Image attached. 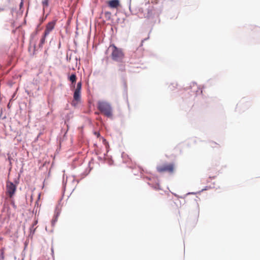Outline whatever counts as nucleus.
<instances>
[{
    "label": "nucleus",
    "mask_w": 260,
    "mask_h": 260,
    "mask_svg": "<svg viewBox=\"0 0 260 260\" xmlns=\"http://www.w3.org/2000/svg\"><path fill=\"white\" fill-rule=\"evenodd\" d=\"M131 3V0H129L128 7L132 15H137L140 13L145 18L153 19L155 17H158L162 12V8L160 6L151 5L149 1L145 3L144 7H138L134 10H132Z\"/></svg>",
    "instance_id": "nucleus-1"
},
{
    "label": "nucleus",
    "mask_w": 260,
    "mask_h": 260,
    "mask_svg": "<svg viewBox=\"0 0 260 260\" xmlns=\"http://www.w3.org/2000/svg\"><path fill=\"white\" fill-rule=\"evenodd\" d=\"M97 109L106 117H113V109L110 103L106 101H99L97 103Z\"/></svg>",
    "instance_id": "nucleus-2"
},
{
    "label": "nucleus",
    "mask_w": 260,
    "mask_h": 260,
    "mask_svg": "<svg viewBox=\"0 0 260 260\" xmlns=\"http://www.w3.org/2000/svg\"><path fill=\"white\" fill-rule=\"evenodd\" d=\"M110 48H112L111 58L116 62L119 63H124L125 54L122 49L117 47L114 44H112L110 46Z\"/></svg>",
    "instance_id": "nucleus-3"
},
{
    "label": "nucleus",
    "mask_w": 260,
    "mask_h": 260,
    "mask_svg": "<svg viewBox=\"0 0 260 260\" xmlns=\"http://www.w3.org/2000/svg\"><path fill=\"white\" fill-rule=\"evenodd\" d=\"M156 170L159 173L167 172L172 173L174 170V164L173 163L166 164L162 166H157Z\"/></svg>",
    "instance_id": "nucleus-4"
},
{
    "label": "nucleus",
    "mask_w": 260,
    "mask_h": 260,
    "mask_svg": "<svg viewBox=\"0 0 260 260\" xmlns=\"http://www.w3.org/2000/svg\"><path fill=\"white\" fill-rule=\"evenodd\" d=\"M41 25V24H38L37 25L36 27L35 28V30L34 31H33L30 36V39H29V43L30 44H31L34 48V50H35V48L36 47V43H37V40L36 39L37 35L38 34L39 32L42 28H40V26Z\"/></svg>",
    "instance_id": "nucleus-5"
},
{
    "label": "nucleus",
    "mask_w": 260,
    "mask_h": 260,
    "mask_svg": "<svg viewBox=\"0 0 260 260\" xmlns=\"http://www.w3.org/2000/svg\"><path fill=\"white\" fill-rule=\"evenodd\" d=\"M7 192L9 193V194L12 197L13 196L17 189V186L16 184L9 180L7 181Z\"/></svg>",
    "instance_id": "nucleus-6"
},
{
    "label": "nucleus",
    "mask_w": 260,
    "mask_h": 260,
    "mask_svg": "<svg viewBox=\"0 0 260 260\" xmlns=\"http://www.w3.org/2000/svg\"><path fill=\"white\" fill-rule=\"evenodd\" d=\"M73 113L70 112L69 113H68L65 115V117L64 118V124L66 125L67 127V130L65 132L64 134V137L66 136V134L67 133L69 129V122L70 120L71 119L73 118Z\"/></svg>",
    "instance_id": "nucleus-7"
},
{
    "label": "nucleus",
    "mask_w": 260,
    "mask_h": 260,
    "mask_svg": "<svg viewBox=\"0 0 260 260\" xmlns=\"http://www.w3.org/2000/svg\"><path fill=\"white\" fill-rule=\"evenodd\" d=\"M60 213V210L58 209L57 207H56L55 210L54 211V214L53 217L51 220V225L52 226H54L57 221L58 217L59 216Z\"/></svg>",
    "instance_id": "nucleus-8"
},
{
    "label": "nucleus",
    "mask_w": 260,
    "mask_h": 260,
    "mask_svg": "<svg viewBox=\"0 0 260 260\" xmlns=\"http://www.w3.org/2000/svg\"><path fill=\"white\" fill-rule=\"evenodd\" d=\"M108 6L112 9L117 8L120 6L119 0H109L108 2Z\"/></svg>",
    "instance_id": "nucleus-9"
},
{
    "label": "nucleus",
    "mask_w": 260,
    "mask_h": 260,
    "mask_svg": "<svg viewBox=\"0 0 260 260\" xmlns=\"http://www.w3.org/2000/svg\"><path fill=\"white\" fill-rule=\"evenodd\" d=\"M56 21H57L56 19H54V20H52L51 21L48 22L46 25L45 29H46L50 31L53 30L55 27Z\"/></svg>",
    "instance_id": "nucleus-10"
},
{
    "label": "nucleus",
    "mask_w": 260,
    "mask_h": 260,
    "mask_svg": "<svg viewBox=\"0 0 260 260\" xmlns=\"http://www.w3.org/2000/svg\"><path fill=\"white\" fill-rule=\"evenodd\" d=\"M77 79V77L76 73H72L71 75H68V80L70 81L73 84H74V86H75Z\"/></svg>",
    "instance_id": "nucleus-11"
},
{
    "label": "nucleus",
    "mask_w": 260,
    "mask_h": 260,
    "mask_svg": "<svg viewBox=\"0 0 260 260\" xmlns=\"http://www.w3.org/2000/svg\"><path fill=\"white\" fill-rule=\"evenodd\" d=\"M73 100L77 102L81 101V92L74 91L73 93Z\"/></svg>",
    "instance_id": "nucleus-12"
},
{
    "label": "nucleus",
    "mask_w": 260,
    "mask_h": 260,
    "mask_svg": "<svg viewBox=\"0 0 260 260\" xmlns=\"http://www.w3.org/2000/svg\"><path fill=\"white\" fill-rule=\"evenodd\" d=\"M148 184L156 190L161 189L160 185L158 182L155 183V184L148 182Z\"/></svg>",
    "instance_id": "nucleus-13"
},
{
    "label": "nucleus",
    "mask_w": 260,
    "mask_h": 260,
    "mask_svg": "<svg viewBox=\"0 0 260 260\" xmlns=\"http://www.w3.org/2000/svg\"><path fill=\"white\" fill-rule=\"evenodd\" d=\"M104 15H105L106 20L103 19L102 20L103 23H105L106 20H109L110 19L111 13L109 11H105L104 12Z\"/></svg>",
    "instance_id": "nucleus-14"
},
{
    "label": "nucleus",
    "mask_w": 260,
    "mask_h": 260,
    "mask_svg": "<svg viewBox=\"0 0 260 260\" xmlns=\"http://www.w3.org/2000/svg\"><path fill=\"white\" fill-rule=\"evenodd\" d=\"M29 234L28 236L29 237L32 238L33 236V235L35 234V231H36L35 228H34V224L31 225V226L29 228Z\"/></svg>",
    "instance_id": "nucleus-15"
},
{
    "label": "nucleus",
    "mask_w": 260,
    "mask_h": 260,
    "mask_svg": "<svg viewBox=\"0 0 260 260\" xmlns=\"http://www.w3.org/2000/svg\"><path fill=\"white\" fill-rule=\"evenodd\" d=\"M91 170V168H90L89 170L86 169L84 172L81 174V178L80 179H82L85 177H86L88 174L90 173V171Z\"/></svg>",
    "instance_id": "nucleus-16"
},
{
    "label": "nucleus",
    "mask_w": 260,
    "mask_h": 260,
    "mask_svg": "<svg viewBox=\"0 0 260 260\" xmlns=\"http://www.w3.org/2000/svg\"><path fill=\"white\" fill-rule=\"evenodd\" d=\"M82 85V81L80 80L77 83V86H76V88L75 91L81 92Z\"/></svg>",
    "instance_id": "nucleus-17"
},
{
    "label": "nucleus",
    "mask_w": 260,
    "mask_h": 260,
    "mask_svg": "<svg viewBox=\"0 0 260 260\" xmlns=\"http://www.w3.org/2000/svg\"><path fill=\"white\" fill-rule=\"evenodd\" d=\"M102 140V142L103 144L105 146V148L106 149L110 148V146L108 142L107 141V140L103 137H101V138Z\"/></svg>",
    "instance_id": "nucleus-18"
},
{
    "label": "nucleus",
    "mask_w": 260,
    "mask_h": 260,
    "mask_svg": "<svg viewBox=\"0 0 260 260\" xmlns=\"http://www.w3.org/2000/svg\"><path fill=\"white\" fill-rule=\"evenodd\" d=\"M49 0H43L42 2V5L43 7L44 11L45 8H47L49 6Z\"/></svg>",
    "instance_id": "nucleus-19"
},
{
    "label": "nucleus",
    "mask_w": 260,
    "mask_h": 260,
    "mask_svg": "<svg viewBox=\"0 0 260 260\" xmlns=\"http://www.w3.org/2000/svg\"><path fill=\"white\" fill-rule=\"evenodd\" d=\"M123 94L125 95L126 96H127V86L126 82H123Z\"/></svg>",
    "instance_id": "nucleus-20"
},
{
    "label": "nucleus",
    "mask_w": 260,
    "mask_h": 260,
    "mask_svg": "<svg viewBox=\"0 0 260 260\" xmlns=\"http://www.w3.org/2000/svg\"><path fill=\"white\" fill-rule=\"evenodd\" d=\"M46 41V38H44L42 36V38L40 39V43L39 44V47L41 48L43 47V45L44 44Z\"/></svg>",
    "instance_id": "nucleus-21"
},
{
    "label": "nucleus",
    "mask_w": 260,
    "mask_h": 260,
    "mask_svg": "<svg viewBox=\"0 0 260 260\" xmlns=\"http://www.w3.org/2000/svg\"><path fill=\"white\" fill-rule=\"evenodd\" d=\"M5 249L4 247L0 249V260H4V259Z\"/></svg>",
    "instance_id": "nucleus-22"
},
{
    "label": "nucleus",
    "mask_w": 260,
    "mask_h": 260,
    "mask_svg": "<svg viewBox=\"0 0 260 260\" xmlns=\"http://www.w3.org/2000/svg\"><path fill=\"white\" fill-rule=\"evenodd\" d=\"M121 80L122 81V83L123 82H126V75L125 73H122L121 75Z\"/></svg>",
    "instance_id": "nucleus-23"
},
{
    "label": "nucleus",
    "mask_w": 260,
    "mask_h": 260,
    "mask_svg": "<svg viewBox=\"0 0 260 260\" xmlns=\"http://www.w3.org/2000/svg\"><path fill=\"white\" fill-rule=\"evenodd\" d=\"M125 70V65L123 64L122 63H120V64L119 65V71L121 72H124Z\"/></svg>",
    "instance_id": "nucleus-24"
},
{
    "label": "nucleus",
    "mask_w": 260,
    "mask_h": 260,
    "mask_svg": "<svg viewBox=\"0 0 260 260\" xmlns=\"http://www.w3.org/2000/svg\"><path fill=\"white\" fill-rule=\"evenodd\" d=\"M20 177V174H18V176L17 178H15L14 179V184H16V186L19 184V180Z\"/></svg>",
    "instance_id": "nucleus-25"
},
{
    "label": "nucleus",
    "mask_w": 260,
    "mask_h": 260,
    "mask_svg": "<svg viewBox=\"0 0 260 260\" xmlns=\"http://www.w3.org/2000/svg\"><path fill=\"white\" fill-rule=\"evenodd\" d=\"M192 86H197V83L195 82H192V83H190V85L189 86H186V87L184 88V89L185 90H187L189 89V88H192Z\"/></svg>",
    "instance_id": "nucleus-26"
},
{
    "label": "nucleus",
    "mask_w": 260,
    "mask_h": 260,
    "mask_svg": "<svg viewBox=\"0 0 260 260\" xmlns=\"http://www.w3.org/2000/svg\"><path fill=\"white\" fill-rule=\"evenodd\" d=\"M177 85V84L176 83H172L169 86V88H170V90H173L176 88Z\"/></svg>",
    "instance_id": "nucleus-27"
},
{
    "label": "nucleus",
    "mask_w": 260,
    "mask_h": 260,
    "mask_svg": "<svg viewBox=\"0 0 260 260\" xmlns=\"http://www.w3.org/2000/svg\"><path fill=\"white\" fill-rule=\"evenodd\" d=\"M50 32H51L50 31L45 29V31L44 32L42 37L46 38L47 36L49 34V33Z\"/></svg>",
    "instance_id": "nucleus-28"
},
{
    "label": "nucleus",
    "mask_w": 260,
    "mask_h": 260,
    "mask_svg": "<svg viewBox=\"0 0 260 260\" xmlns=\"http://www.w3.org/2000/svg\"><path fill=\"white\" fill-rule=\"evenodd\" d=\"M50 32H51L50 31L45 29V31L44 32L42 37L46 38L47 36L49 34V33Z\"/></svg>",
    "instance_id": "nucleus-29"
},
{
    "label": "nucleus",
    "mask_w": 260,
    "mask_h": 260,
    "mask_svg": "<svg viewBox=\"0 0 260 260\" xmlns=\"http://www.w3.org/2000/svg\"><path fill=\"white\" fill-rule=\"evenodd\" d=\"M212 187L211 186H206L204 188H203L202 190L198 191V193H201L205 190H207L209 188H211Z\"/></svg>",
    "instance_id": "nucleus-30"
},
{
    "label": "nucleus",
    "mask_w": 260,
    "mask_h": 260,
    "mask_svg": "<svg viewBox=\"0 0 260 260\" xmlns=\"http://www.w3.org/2000/svg\"><path fill=\"white\" fill-rule=\"evenodd\" d=\"M67 180L64 181V180L62 181L63 195L64 194V193L65 190H66V184H67Z\"/></svg>",
    "instance_id": "nucleus-31"
},
{
    "label": "nucleus",
    "mask_w": 260,
    "mask_h": 260,
    "mask_svg": "<svg viewBox=\"0 0 260 260\" xmlns=\"http://www.w3.org/2000/svg\"><path fill=\"white\" fill-rule=\"evenodd\" d=\"M93 134L96 136L97 138H101V134L99 131H94Z\"/></svg>",
    "instance_id": "nucleus-32"
},
{
    "label": "nucleus",
    "mask_w": 260,
    "mask_h": 260,
    "mask_svg": "<svg viewBox=\"0 0 260 260\" xmlns=\"http://www.w3.org/2000/svg\"><path fill=\"white\" fill-rule=\"evenodd\" d=\"M8 160H9V165H10V166H12V161H11V160H12V157H11V156H8ZM11 167H10V169H9V170L10 171V170H11Z\"/></svg>",
    "instance_id": "nucleus-33"
},
{
    "label": "nucleus",
    "mask_w": 260,
    "mask_h": 260,
    "mask_svg": "<svg viewBox=\"0 0 260 260\" xmlns=\"http://www.w3.org/2000/svg\"><path fill=\"white\" fill-rule=\"evenodd\" d=\"M79 102H76V101H74V100L72 101V103H71V105L73 107H76V106L77 105V104L79 103Z\"/></svg>",
    "instance_id": "nucleus-34"
},
{
    "label": "nucleus",
    "mask_w": 260,
    "mask_h": 260,
    "mask_svg": "<svg viewBox=\"0 0 260 260\" xmlns=\"http://www.w3.org/2000/svg\"><path fill=\"white\" fill-rule=\"evenodd\" d=\"M47 17V15H46L45 17H40V23L39 24H42L45 20V19H46Z\"/></svg>",
    "instance_id": "nucleus-35"
},
{
    "label": "nucleus",
    "mask_w": 260,
    "mask_h": 260,
    "mask_svg": "<svg viewBox=\"0 0 260 260\" xmlns=\"http://www.w3.org/2000/svg\"><path fill=\"white\" fill-rule=\"evenodd\" d=\"M71 56H72V54H71L70 55V56L68 55V54L67 55V56H66V60L67 61H69L70 62L71 61Z\"/></svg>",
    "instance_id": "nucleus-36"
},
{
    "label": "nucleus",
    "mask_w": 260,
    "mask_h": 260,
    "mask_svg": "<svg viewBox=\"0 0 260 260\" xmlns=\"http://www.w3.org/2000/svg\"><path fill=\"white\" fill-rule=\"evenodd\" d=\"M42 134V132H40L38 135L37 137L35 139L34 142H37L39 138Z\"/></svg>",
    "instance_id": "nucleus-37"
},
{
    "label": "nucleus",
    "mask_w": 260,
    "mask_h": 260,
    "mask_svg": "<svg viewBox=\"0 0 260 260\" xmlns=\"http://www.w3.org/2000/svg\"><path fill=\"white\" fill-rule=\"evenodd\" d=\"M198 193H199L198 192V191H197V192H189L187 193L185 195V196H187V195H189V194H198Z\"/></svg>",
    "instance_id": "nucleus-38"
},
{
    "label": "nucleus",
    "mask_w": 260,
    "mask_h": 260,
    "mask_svg": "<svg viewBox=\"0 0 260 260\" xmlns=\"http://www.w3.org/2000/svg\"><path fill=\"white\" fill-rule=\"evenodd\" d=\"M109 149H106V152L105 153H104V156H103V158L105 159H106V157L107 155V153L108 152H109Z\"/></svg>",
    "instance_id": "nucleus-39"
},
{
    "label": "nucleus",
    "mask_w": 260,
    "mask_h": 260,
    "mask_svg": "<svg viewBox=\"0 0 260 260\" xmlns=\"http://www.w3.org/2000/svg\"><path fill=\"white\" fill-rule=\"evenodd\" d=\"M23 5H24L23 2L22 0H21V2L19 4L20 9H21V8H22L23 7Z\"/></svg>",
    "instance_id": "nucleus-40"
},
{
    "label": "nucleus",
    "mask_w": 260,
    "mask_h": 260,
    "mask_svg": "<svg viewBox=\"0 0 260 260\" xmlns=\"http://www.w3.org/2000/svg\"><path fill=\"white\" fill-rule=\"evenodd\" d=\"M12 99H11L9 102V103L7 105V107L8 109H10L11 107V102L12 101Z\"/></svg>",
    "instance_id": "nucleus-41"
},
{
    "label": "nucleus",
    "mask_w": 260,
    "mask_h": 260,
    "mask_svg": "<svg viewBox=\"0 0 260 260\" xmlns=\"http://www.w3.org/2000/svg\"><path fill=\"white\" fill-rule=\"evenodd\" d=\"M98 159L99 161H102V160H104L105 159L103 158V157L102 156H99L98 157Z\"/></svg>",
    "instance_id": "nucleus-42"
},
{
    "label": "nucleus",
    "mask_w": 260,
    "mask_h": 260,
    "mask_svg": "<svg viewBox=\"0 0 260 260\" xmlns=\"http://www.w3.org/2000/svg\"><path fill=\"white\" fill-rule=\"evenodd\" d=\"M148 39H149V37H147V38H145V39H144L143 40H142V41H141V45H143V44H143V43L144 41H145L147 40Z\"/></svg>",
    "instance_id": "nucleus-43"
},
{
    "label": "nucleus",
    "mask_w": 260,
    "mask_h": 260,
    "mask_svg": "<svg viewBox=\"0 0 260 260\" xmlns=\"http://www.w3.org/2000/svg\"><path fill=\"white\" fill-rule=\"evenodd\" d=\"M95 154L97 155H99L101 153V152L98 150H94Z\"/></svg>",
    "instance_id": "nucleus-44"
},
{
    "label": "nucleus",
    "mask_w": 260,
    "mask_h": 260,
    "mask_svg": "<svg viewBox=\"0 0 260 260\" xmlns=\"http://www.w3.org/2000/svg\"><path fill=\"white\" fill-rule=\"evenodd\" d=\"M12 205L13 207L14 208L16 209L17 208V206L15 205V203L14 202L12 203Z\"/></svg>",
    "instance_id": "nucleus-45"
},
{
    "label": "nucleus",
    "mask_w": 260,
    "mask_h": 260,
    "mask_svg": "<svg viewBox=\"0 0 260 260\" xmlns=\"http://www.w3.org/2000/svg\"><path fill=\"white\" fill-rule=\"evenodd\" d=\"M22 172H23V167H22V168L20 169V171H19V174H20V175H21V174Z\"/></svg>",
    "instance_id": "nucleus-46"
},
{
    "label": "nucleus",
    "mask_w": 260,
    "mask_h": 260,
    "mask_svg": "<svg viewBox=\"0 0 260 260\" xmlns=\"http://www.w3.org/2000/svg\"><path fill=\"white\" fill-rule=\"evenodd\" d=\"M113 162V160L112 159H111V161H109V165H112Z\"/></svg>",
    "instance_id": "nucleus-47"
},
{
    "label": "nucleus",
    "mask_w": 260,
    "mask_h": 260,
    "mask_svg": "<svg viewBox=\"0 0 260 260\" xmlns=\"http://www.w3.org/2000/svg\"><path fill=\"white\" fill-rule=\"evenodd\" d=\"M103 13H104V12H103V11H102V12H101V15H100V19H102V14H103Z\"/></svg>",
    "instance_id": "nucleus-48"
},
{
    "label": "nucleus",
    "mask_w": 260,
    "mask_h": 260,
    "mask_svg": "<svg viewBox=\"0 0 260 260\" xmlns=\"http://www.w3.org/2000/svg\"><path fill=\"white\" fill-rule=\"evenodd\" d=\"M16 11V8H12L11 9V12H13L14 11Z\"/></svg>",
    "instance_id": "nucleus-49"
},
{
    "label": "nucleus",
    "mask_w": 260,
    "mask_h": 260,
    "mask_svg": "<svg viewBox=\"0 0 260 260\" xmlns=\"http://www.w3.org/2000/svg\"><path fill=\"white\" fill-rule=\"evenodd\" d=\"M93 146H94V147H98V144H97V143H94V144H93Z\"/></svg>",
    "instance_id": "nucleus-50"
},
{
    "label": "nucleus",
    "mask_w": 260,
    "mask_h": 260,
    "mask_svg": "<svg viewBox=\"0 0 260 260\" xmlns=\"http://www.w3.org/2000/svg\"><path fill=\"white\" fill-rule=\"evenodd\" d=\"M173 194H174L175 196H176V197H178V198H180V197H179V196H178V195H177V194H176V193H173ZM180 198H182V197H180Z\"/></svg>",
    "instance_id": "nucleus-51"
},
{
    "label": "nucleus",
    "mask_w": 260,
    "mask_h": 260,
    "mask_svg": "<svg viewBox=\"0 0 260 260\" xmlns=\"http://www.w3.org/2000/svg\"><path fill=\"white\" fill-rule=\"evenodd\" d=\"M241 106V104H238L237 105V107H236V109H237L239 107H240Z\"/></svg>",
    "instance_id": "nucleus-52"
},
{
    "label": "nucleus",
    "mask_w": 260,
    "mask_h": 260,
    "mask_svg": "<svg viewBox=\"0 0 260 260\" xmlns=\"http://www.w3.org/2000/svg\"><path fill=\"white\" fill-rule=\"evenodd\" d=\"M215 176H212V177H210L209 178L211 179H215Z\"/></svg>",
    "instance_id": "nucleus-53"
},
{
    "label": "nucleus",
    "mask_w": 260,
    "mask_h": 260,
    "mask_svg": "<svg viewBox=\"0 0 260 260\" xmlns=\"http://www.w3.org/2000/svg\"><path fill=\"white\" fill-rule=\"evenodd\" d=\"M60 46H61V43H60V42H59V43L58 44V48H59L60 47Z\"/></svg>",
    "instance_id": "nucleus-54"
},
{
    "label": "nucleus",
    "mask_w": 260,
    "mask_h": 260,
    "mask_svg": "<svg viewBox=\"0 0 260 260\" xmlns=\"http://www.w3.org/2000/svg\"><path fill=\"white\" fill-rule=\"evenodd\" d=\"M38 223V221H36L34 222L33 224H34V226Z\"/></svg>",
    "instance_id": "nucleus-55"
},
{
    "label": "nucleus",
    "mask_w": 260,
    "mask_h": 260,
    "mask_svg": "<svg viewBox=\"0 0 260 260\" xmlns=\"http://www.w3.org/2000/svg\"><path fill=\"white\" fill-rule=\"evenodd\" d=\"M76 60V64H77V61H78V58L76 57V58H75Z\"/></svg>",
    "instance_id": "nucleus-56"
},
{
    "label": "nucleus",
    "mask_w": 260,
    "mask_h": 260,
    "mask_svg": "<svg viewBox=\"0 0 260 260\" xmlns=\"http://www.w3.org/2000/svg\"><path fill=\"white\" fill-rule=\"evenodd\" d=\"M125 14L126 16H128L129 15V14H127V13H125Z\"/></svg>",
    "instance_id": "nucleus-57"
},
{
    "label": "nucleus",
    "mask_w": 260,
    "mask_h": 260,
    "mask_svg": "<svg viewBox=\"0 0 260 260\" xmlns=\"http://www.w3.org/2000/svg\"><path fill=\"white\" fill-rule=\"evenodd\" d=\"M124 153H122V154H121V156H122V157L124 156Z\"/></svg>",
    "instance_id": "nucleus-58"
},
{
    "label": "nucleus",
    "mask_w": 260,
    "mask_h": 260,
    "mask_svg": "<svg viewBox=\"0 0 260 260\" xmlns=\"http://www.w3.org/2000/svg\"><path fill=\"white\" fill-rule=\"evenodd\" d=\"M51 251H52V253L53 254V249L52 248H51Z\"/></svg>",
    "instance_id": "nucleus-59"
},
{
    "label": "nucleus",
    "mask_w": 260,
    "mask_h": 260,
    "mask_svg": "<svg viewBox=\"0 0 260 260\" xmlns=\"http://www.w3.org/2000/svg\"><path fill=\"white\" fill-rule=\"evenodd\" d=\"M80 180H81V179H80V180H77V181H76L77 182V183H79Z\"/></svg>",
    "instance_id": "nucleus-60"
},
{
    "label": "nucleus",
    "mask_w": 260,
    "mask_h": 260,
    "mask_svg": "<svg viewBox=\"0 0 260 260\" xmlns=\"http://www.w3.org/2000/svg\"><path fill=\"white\" fill-rule=\"evenodd\" d=\"M199 210H198V211H197L198 216H199Z\"/></svg>",
    "instance_id": "nucleus-61"
},
{
    "label": "nucleus",
    "mask_w": 260,
    "mask_h": 260,
    "mask_svg": "<svg viewBox=\"0 0 260 260\" xmlns=\"http://www.w3.org/2000/svg\"><path fill=\"white\" fill-rule=\"evenodd\" d=\"M4 10V9H0V11H3Z\"/></svg>",
    "instance_id": "nucleus-62"
},
{
    "label": "nucleus",
    "mask_w": 260,
    "mask_h": 260,
    "mask_svg": "<svg viewBox=\"0 0 260 260\" xmlns=\"http://www.w3.org/2000/svg\"><path fill=\"white\" fill-rule=\"evenodd\" d=\"M90 162H91V161H90L89 162L88 165H90Z\"/></svg>",
    "instance_id": "nucleus-63"
},
{
    "label": "nucleus",
    "mask_w": 260,
    "mask_h": 260,
    "mask_svg": "<svg viewBox=\"0 0 260 260\" xmlns=\"http://www.w3.org/2000/svg\"><path fill=\"white\" fill-rule=\"evenodd\" d=\"M13 97H14V95H13V96H12V99H12L13 98Z\"/></svg>",
    "instance_id": "nucleus-64"
}]
</instances>
